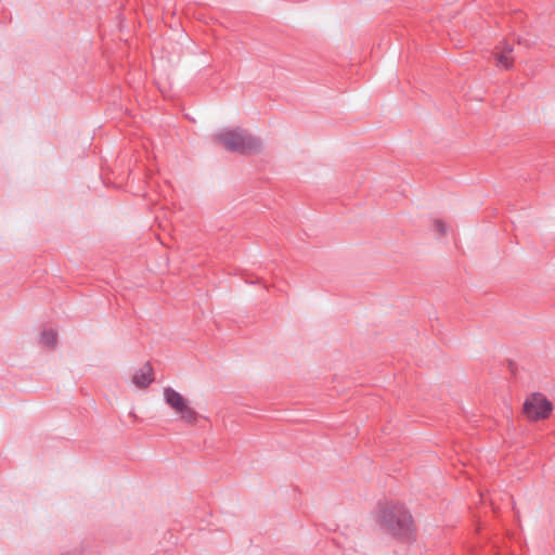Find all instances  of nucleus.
I'll return each instance as SVG.
<instances>
[{"label": "nucleus", "instance_id": "nucleus-1", "mask_svg": "<svg viewBox=\"0 0 555 555\" xmlns=\"http://www.w3.org/2000/svg\"><path fill=\"white\" fill-rule=\"evenodd\" d=\"M377 522L387 532L401 540H410L413 533V519L410 512L399 503L379 502Z\"/></svg>", "mask_w": 555, "mask_h": 555}, {"label": "nucleus", "instance_id": "nucleus-2", "mask_svg": "<svg viewBox=\"0 0 555 555\" xmlns=\"http://www.w3.org/2000/svg\"><path fill=\"white\" fill-rule=\"evenodd\" d=\"M215 140L230 152L254 153L260 149V140L243 129H223L215 134Z\"/></svg>", "mask_w": 555, "mask_h": 555}, {"label": "nucleus", "instance_id": "nucleus-3", "mask_svg": "<svg viewBox=\"0 0 555 555\" xmlns=\"http://www.w3.org/2000/svg\"><path fill=\"white\" fill-rule=\"evenodd\" d=\"M165 402L180 415L181 420L188 424H194L198 418V413L189 405L188 400L171 387L164 389Z\"/></svg>", "mask_w": 555, "mask_h": 555}, {"label": "nucleus", "instance_id": "nucleus-4", "mask_svg": "<svg viewBox=\"0 0 555 555\" xmlns=\"http://www.w3.org/2000/svg\"><path fill=\"white\" fill-rule=\"evenodd\" d=\"M553 411V403L540 392L528 397L524 403V413L531 421L545 420Z\"/></svg>", "mask_w": 555, "mask_h": 555}, {"label": "nucleus", "instance_id": "nucleus-5", "mask_svg": "<svg viewBox=\"0 0 555 555\" xmlns=\"http://www.w3.org/2000/svg\"><path fill=\"white\" fill-rule=\"evenodd\" d=\"M514 48L511 43L504 41L496 46L495 51L493 52V56L496 61L498 66L509 69L514 65L513 59Z\"/></svg>", "mask_w": 555, "mask_h": 555}, {"label": "nucleus", "instance_id": "nucleus-6", "mask_svg": "<svg viewBox=\"0 0 555 555\" xmlns=\"http://www.w3.org/2000/svg\"><path fill=\"white\" fill-rule=\"evenodd\" d=\"M154 380L153 367L146 362L139 372L133 375V383L139 388H146Z\"/></svg>", "mask_w": 555, "mask_h": 555}, {"label": "nucleus", "instance_id": "nucleus-7", "mask_svg": "<svg viewBox=\"0 0 555 555\" xmlns=\"http://www.w3.org/2000/svg\"><path fill=\"white\" fill-rule=\"evenodd\" d=\"M40 343L48 348H54L57 343L56 332L53 330L43 331L40 336Z\"/></svg>", "mask_w": 555, "mask_h": 555}, {"label": "nucleus", "instance_id": "nucleus-8", "mask_svg": "<svg viewBox=\"0 0 555 555\" xmlns=\"http://www.w3.org/2000/svg\"><path fill=\"white\" fill-rule=\"evenodd\" d=\"M434 229L439 235H444L447 233V225L441 220H435L434 222Z\"/></svg>", "mask_w": 555, "mask_h": 555}]
</instances>
